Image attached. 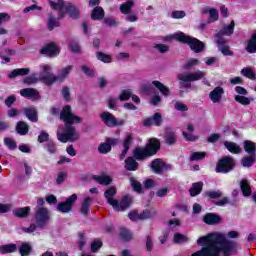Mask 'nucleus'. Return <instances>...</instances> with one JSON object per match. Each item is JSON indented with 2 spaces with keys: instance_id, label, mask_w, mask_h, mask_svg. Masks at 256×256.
<instances>
[{
  "instance_id": "obj_14",
  "label": "nucleus",
  "mask_w": 256,
  "mask_h": 256,
  "mask_svg": "<svg viewBox=\"0 0 256 256\" xmlns=\"http://www.w3.org/2000/svg\"><path fill=\"white\" fill-rule=\"evenodd\" d=\"M21 97H25L26 99H32L33 101H37L41 96L39 95V91L35 88H24L20 90Z\"/></svg>"
},
{
  "instance_id": "obj_7",
  "label": "nucleus",
  "mask_w": 256,
  "mask_h": 256,
  "mask_svg": "<svg viewBox=\"0 0 256 256\" xmlns=\"http://www.w3.org/2000/svg\"><path fill=\"white\" fill-rule=\"evenodd\" d=\"M174 37L177 41H180V43H186L189 45L190 49L194 51V53H201L205 48V44H203L199 39L187 36L183 33L175 34Z\"/></svg>"
},
{
  "instance_id": "obj_13",
  "label": "nucleus",
  "mask_w": 256,
  "mask_h": 256,
  "mask_svg": "<svg viewBox=\"0 0 256 256\" xmlns=\"http://www.w3.org/2000/svg\"><path fill=\"white\" fill-rule=\"evenodd\" d=\"M41 55H47L48 57H57L59 53H61V50L59 49V46L55 43H49L45 45L40 50Z\"/></svg>"
},
{
  "instance_id": "obj_32",
  "label": "nucleus",
  "mask_w": 256,
  "mask_h": 256,
  "mask_svg": "<svg viewBox=\"0 0 256 256\" xmlns=\"http://www.w3.org/2000/svg\"><path fill=\"white\" fill-rule=\"evenodd\" d=\"M17 251V244H6L0 246L1 255H7L9 253H15Z\"/></svg>"
},
{
  "instance_id": "obj_45",
  "label": "nucleus",
  "mask_w": 256,
  "mask_h": 256,
  "mask_svg": "<svg viewBox=\"0 0 256 256\" xmlns=\"http://www.w3.org/2000/svg\"><path fill=\"white\" fill-rule=\"evenodd\" d=\"M207 153L205 152H193L190 155L189 161H201L203 159H205Z\"/></svg>"
},
{
  "instance_id": "obj_52",
  "label": "nucleus",
  "mask_w": 256,
  "mask_h": 256,
  "mask_svg": "<svg viewBox=\"0 0 256 256\" xmlns=\"http://www.w3.org/2000/svg\"><path fill=\"white\" fill-rule=\"evenodd\" d=\"M235 101H237V103H240L241 105H249L251 103V99L239 95L235 96Z\"/></svg>"
},
{
  "instance_id": "obj_21",
  "label": "nucleus",
  "mask_w": 256,
  "mask_h": 256,
  "mask_svg": "<svg viewBox=\"0 0 256 256\" xmlns=\"http://www.w3.org/2000/svg\"><path fill=\"white\" fill-rule=\"evenodd\" d=\"M203 221L207 225H217L218 223H221V217L212 213H208L204 216Z\"/></svg>"
},
{
  "instance_id": "obj_59",
  "label": "nucleus",
  "mask_w": 256,
  "mask_h": 256,
  "mask_svg": "<svg viewBox=\"0 0 256 256\" xmlns=\"http://www.w3.org/2000/svg\"><path fill=\"white\" fill-rule=\"evenodd\" d=\"M69 47L72 53H81V46L77 42H71Z\"/></svg>"
},
{
  "instance_id": "obj_49",
  "label": "nucleus",
  "mask_w": 256,
  "mask_h": 256,
  "mask_svg": "<svg viewBox=\"0 0 256 256\" xmlns=\"http://www.w3.org/2000/svg\"><path fill=\"white\" fill-rule=\"evenodd\" d=\"M189 238L183 234L176 233L174 234V243H187Z\"/></svg>"
},
{
  "instance_id": "obj_24",
  "label": "nucleus",
  "mask_w": 256,
  "mask_h": 256,
  "mask_svg": "<svg viewBox=\"0 0 256 256\" xmlns=\"http://www.w3.org/2000/svg\"><path fill=\"white\" fill-rule=\"evenodd\" d=\"M233 31H235V21L232 20L229 25L224 26L216 35H220L222 37L226 35L230 37V35H233Z\"/></svg>"
},
{
  "instance_id": "obj_22",
  "label": "nucleus",
  "mask_w": 256,
  "mask_h": 256,
  "mask_svg": "<svg viewBox=\"0 0 256 256\" xmlns=\"http://www.w3.org/2000/svg\"><path fill=\"white\" fill-rule=\"evenodd\" d=\"M133 143V137L131 134H128L126 136V139L124 140L123 147L124 150L120 154V160L123 161L125 159V155H127V151H129V148L131 147V144Z\"/></svg>"
},
{
  "instance_id": "obj_33",
  "label": "nucleus",
  "mask_w": 256,
  "mask_h": 256,
  "mask_svg": "<svg viewBox=\"0 0 256 256\" xmlns=\"http://www.w3.org/2000/svg\"><path fill=\"white\" fill-rule=\"evenodd\" d=\"M244 151L248 153V155L253 156L256 153V144L253 141L246 140L243 143Z\"/></svg>"
},
{
  "instance_id": "obj_5",
  "label": "nucleus",
  "mask_w": 256,
  "mask_h": 256,
  "mask_svg": "<svg viewBox=\"0 0 256 256\" xmlns=\"http://www.w3.org/2000/svg\"><path fill=\"white\" fill-rule=\"evenodd\" d=\"M49 4L52 9L60 12L58 19H63L65 13H68L70 17H72V19H77V17H79V11L77 10V8L71 5H66L63 0H57V2L50 1Z\"/></svg>"
},
{
  "instance_id": "obj_27",
  "label": "nucleus",
  "mask_w": 256,
  "mask_h": 256,
  "mask_svg": "<svg viewBox=\"0 0 256 256\" xmlns=\"http://www.w3.org/2000/svg\"><path fill=\"white\" fill-rule=\"evenodd\" d=\"M93 179L100 185H111V183L113 182V178L105 174H102L100 176H93Z\"/></svg>"
},
{
  "instance_id": "obj_15",
  "label": "nucleus",
  "mask_w": 256,
  "mask_h": 256,
  "mask_svg": "<svg viewBox=\"0 0 256 256\" xmlns=\"http://www.w3.org/2000/svg\"><path fill=\"white\" fill-rule=\"evenodd\" d=\"M115 195H117V188L113 186L108 188L104 193V196L107 199L108 204L111 205L112 207H117V199L113 198L115 197Z\"/></svg>"
},
{
  "instance_id": "obj_35",
  "label": "nucleus",
  "mask_w": 256,
  "mask_h": 256,
  "mask_svg": "<svg viewBox=\"0 0 256 256\" xmlns=\"http://www.w3.org/2000/svg\"><path fill=\"white\" fill-rule=\"evenodd\" d=\"M201 191H203V182L194 183L189 189L191 197H197Z\"/></svg>"
},
{
  "instance_id": "obj_25",
  "label": "nucleus",
  "mask_w": 256,
  "mask_h": 256,
  "mask_svg": "<svg viewBox=\"0 0 256 256\" xmlns=\"http://www.w3.org/2000/svg\"><path fill=\"white\" fill-rule=\"evenodd\" d=\"M135 7V1L134 0H128L120 5V12L123 15H129L131 13V9Z\"/></svg>"
},
{
  "instance_id": "obj_64",
  "label": "nucleus",
  "mask_w": 256,
  "mask_h": 256,
  "mask_svg": "<svg viewBox=\"0 0 256 256\" xmlns=\"http://www.w3.org/2000/svg\"><path fill=\"white\" fill-rule=\"evenodd\" d=\"M15 101H17V98L15 97V95L8 96L5 100L6 107H11V105H13Z\"/></svg>"
},
{
  "instance_id": "obj_4",
  "label": "nucleus",
  "mask_w": 256,
  "mask_h": 256,
  "mask_svg": "<svg viewBox=\"0 0 256 256\" xmlns=\"http://www.w3.org/2000/svg\"><path fill=\"white\" fill-rule=\"evenodd\" d=\"M161 149V142L157 138H151L145 148L137 147L134 149V158L137 161H143L153 155H157V151Z\"/></svg>"
},
{
  "instance_id": "obj_58",
  "label": "nucleus",
  "mask_w": 256,
  "mask_h": 256,
  "mask_svg": "<svg viewBox=\"0 0 256 256\" xmlns=\"http://www.w3.org/2000/svg\"><path fill=\"white\" fill-rule=\"evenodd\" d=\"M38 79H37V76L36 75H31L29 77H26L23 82L26 84V85H34V83H37Z\"/></svg>"
},
{
  "instance_id": "obj_8",
  "label": "nucleus",
  "mask_w": 256,
  "mask_h": 256,
  "mask_svg": "<svg viewBox=\"0 0 256 256\" xmlns=\"http://www.w3.org/2000/svg\"><path fill=\"white\" fill-rule=\"evenodd\" d=\"M233 167H235V160L226 156L218 161L216 173H229V171H233Z\"/></svg>"
},
{
  "instance_id": "obj_26",
  "label": "nucleus",
  "mask_w": 256,
  "mask_h": 256,
  "mask_svg": "<svg viewBox=\"0 0 256 256\" xmlns=\"http://www.w3.org/2000/svg\"><path fill=\"white\" fill-rule=\"evenodd\" d=\"M224 147H226L230 153H234V155H239V153H241V147L235 142L225 141Z\"/></svg>"
},
{
  "instance_id": "obj_48",
  "label": "nucleus",
  "mask_w": 256,
  "mask_h": 256,
  "mask_svg": "<svg viewBox=\"0 0 256 256\" xmlns=\"http://www.w3.org/2000/svg\"><path fill=\"white\" fill-rule=\"evenodd\" d=\"M241 74L244 77H247V79L255 80V72H253V70L251 68H243L241 70Z\"/></svg>"
},
{
  "instance_id": "obj_42",
  "label": "nucleus",
  "mask_w": 256,
  "mask_h": 256,
  "mask_svg": "<svg viewBox=\"0 0 256 256\" xmlns=\"http://www.w3.org/2000/svg\"><path fill=\"white\" fill-rule=\"evenodd\" d=\"M201 62L197 58H191L186 62V64L183 66L184 71H189V69H193V67H197Z\"/></svg>"
},
{
  "instance_id": "obj_19",
  "label": "nucleus",
  "mask_w": 256,
  "mask_h": 256,
  "mask_svg": "<svg viewBox=\"0 0 256 256\" xmlns=\"http://www.w3.org/2000/svg\"><path fill=\"white\" fill-rule=\"evenodd\" d=\"M31 70L29 68H18L14 69L8 75L9 79H15V77H24L25 75H29Z\"/></svg>"
},
{
  "instance_id": "obj_16",
  "label": "nucleus",
  "mask_w": 256,
  "mask_h": 256,
  "mask_svg": "<svg viewBox=\"0 0 256 256\" xmlns=\"http://www.w3.org/2000/svg\"><path fill=\"white\" fill-rule=\"evenodd\" d=\"M223 93H225V90L221 86H218L214 90H212L209 94L212 103H219V101H221L223 97Z\"/></svg>"
},
{
  "instance_id": "obj_62",
  "label": "nucleus",
  "mask_w": 256,
  "mask_h": 256,
  "mask_svg": "<svg viewBox=\"0 0 256 256\" xmlns=\"http://www.w3.org/2000/svg\"><path fill=\"white\" fill-rule=\"evenodd\" d=\"M174 107L177 111H188L189 110L187 105L183 104L182 102H176Z\"/></svg>"
},
{
  "instance_id": "obj_56",
  "label": "nucleus",
  "mask_w": 256,
  "mask_h": 256,
  "mask_svg": "<svg viewBox=\"0 0 256 256\" xmlns=\"http://www.w3.org/2000/svg\"><path fill=\"white\" fill-rule=\"evenodd\" d=\"M101 247H103V242H101V240H94L91 244V250L95 253L97 251H99V249H101Z\"/></svg>"
},
{
  "instance_id": "obj_29",
  "label": "nucleus",
  "mask_w": 256,
  "mask_h": 256,
  "mask_svg": "<svg viewBox=\"0 0 256 256\" xmlns=\"http://www.w3.org/2000/svg\"><path fill=\"white\" fill-rule=\"evenodd\" d=\"M138 167L139 163L135 161L134 157H128L125 160V169H127V171H137Z\"/></svg>"
},
{
  "instance_id": "obj_51",
  "label": "nucleus",
  "mask_w": 256,
  "mask_h": 256,
  "mask_svg": "<svg viewBox=\"0 0 256 256\" xmlns=\"http://www.w3.org/2000/svg\"><path fill=\"white\" fill-rule=\"evenodd\" d=\"M130 183L137 193H143V188L141 187V183H139L137 180L131 178Z\"/></svg>"
},
{
  "instance_id": "obj_28",
  "label": "nucleus",
  "mask_w": 256,
  "mask_h": 256,
  "mask_svg": "<svg viewBox=\"0 0 256 256\" xmlns=\"http://www.w3.org/2000/svg\"><path fill=\"white\" fill-rule=\"evenodd\" d=\"M240 188L244 197H250L251 195V185L249 184V180L242 179L240 182Z\"/></svg>"
},
{
  "instance_id": "obj_43",
  "label": "nucleus",
  "mask_w": 256,
  "mask_h": 256,
  "mask_svg": "<svg viewBox=\"0 0 256 256\" xmlns=\"http://www.w3.org/2000/svg\"><path fill=\"white\" fill-rule=\"evenodd\" d=\"M90 207H91V197H87L86 199H84V202L82 203V207H81L82 215H87L89 213Z\"/></svg>"
},
{
  "instance_id": "obj_2",
  "label": "nucleus",
  "mask_w": 256,
  "mask_h": 256,
  "mask_svg": "<svg viewBox=\"0 0 256 256\" xmlns=\"http://www.w3.org/2000/svg\"><path fill=\"white\" fill-rule=\"evenodd\" d=\"M60 119L66 123V128L64 133L58 132V139L62 143H67V141H77L79 140V133L75 130V127L71 126L73 123H81V118L76 116L71 112V106H65L60 114Z\"/></svg>"
},
{
  "instance_id": "obj_40",
  "label": "nucleus",
  "mask_w": 256,
  "mask_h": 256,
  "mask_svg": "<svg viewBox=\"0 0 256 256\" xmlns=\"http://www.w3.org/2000/svg\"><path fill=\"white\" fill-rule=\"evenodd\" d=\"M91 17L94 20L103 19V17H105V11L101 7L98 6L93 9Z\"/></svg>"
},
{
  "instance_id": "obj_46",
  "label": "nucleus",
  "mask_w": 256,
  "mask_h": 256,
  "mask_svg": "<svg viewBox=\"0 0 256 256\" xmlns=\"http://www.w3.org/2000/svg\"><path fill=\"white\" fill-rule=\"evenodd\" d=\"M48 29L49 31H53V29H55V27H59V21H57V19H55V16L50 15L48 18Z\"/></svg>"
},
{
  "instance_id": "obj_9",
  "label": "nucleus",
  "mask_w": 256,
  "mask_h": 256,
  "mask_svg": "<svg viewBox=\"0 0 256 256\" xmlns=\"http://www.w3.org/2000/svg\"><path fill=\"white\" fill-rule=\"evenodd\" d=\"M100 119L107 127H117L124 125L123 121H118L117 118L110 112H102Z\"/></svg>"
},
{
  "instance_id": "obj_39",
  "label": "nucleus",
  "mask_w": 256,
  "mask_h": 256,
  "mask_svg": "<svg viewBox=\"0 0 256 256\" xmlns=\"http://www.w3.org/2000/svg\"><path fill=\"white\" fill-rule=\"evenodd\" d=\"M246 51L248 53H256V33L252 35L251 39L248 41Z\"/></svg>"
},
{
  "instance_id": "obj_61",
  "label": "nucleus",
  "mask_w": 256,
  "mask_h": 256,
  "mask_svg": "<svg viewBox=\"0 0 256 256\" xmlns=\"http://www.w3.org/2000/svg\"><path fill=\"white\" fill-rule=\"evenodd\" d=\"M66 179H67V173L59 172L58 177L56 178V183L58 185H61V183H63V181H65Z\"/></svg>"
},
{
  "instance_id": "obj_17",
  "label": "nucleus",
  "mask_w": 256,
  "mask_h": 256,
  "mask_svg": "<svg viewBox=\"0 0 256 256\" xmlns=\"http://www.w3.org/2000/svg\"><path fill=\"white\" fill-rule=\"evenodd\" d=\"M117 143H119V140L108 138L106 139V143H103L99 146L98 151L102 154L109 153V151H111V146L117 145Z\"/></svg>"
},
{
  "instance_id": "obj_12",
  "label": "nucleus",
  "mask_w": 256,
  "mask_h": 256,
  "mask_svg": "<svg viewBox=\"0 0 256 256\" xmlns=\"http://www.w3.org/2000/svg\"><path fill=\"white\" fill-rule=\"evenodd\" d=\"M75 201H77V194H72L65 202L58 204V211H60V213H69V211L73 209V203H75Z\"/></svg>"
},
{
  "instance_id": "obj_60",
  "label": "nucleus",
  "mask_w": 256,
  "mask_h": 256,
  "mask_svg": "<svg viewBox=\"0 0 256 256\" xmlns=\"http://www.w3.org/2000/svg\"><path fill=\"white\" fill-rule=\"evenodd\" d=\"M108 107H109V109H116L117 108V98L110 96L108 98Z\"/></svg>"
},
{
  "instance_id": "obj_30",
  "label": "nucleus",
  "mask_w": 256,
  "mask_h": 256,
  "mask_svg": "<svg viewBox=\"0 0 256 256\" xmlns=\"http://www.w3.org/2000/svg\"><path fill=\"white\" fill-rule=\"evenodd\" d=\"M149 211H145L142 214L137 213V211H132L128 214L131 221H139V219H149Z\"/></svg>"
},
{
  "instance_id": "obj_63",
  "label": "nucleus",
  "mask_w": 256,
  "mask_h": 256,
  "mask_svg": "<svg viewBox=\"0 0 256 256\" xmlns=\"http://www.w3.org/2000/svg\"><path fill=\"white\" fill-rule=\"evenodd\" d=\"M146 249L147 251H153V238L151 236H146Z\"/></svg>"
},
{
  "instance_id": "obj_38",
  "label": "nucleus",
  "mask_w": 256,
  "mask_h": 256,
  "mask_svg": "<svg viewBox=\"0 0 256 256\" xmlns=\"http://www.w3.org/2000/svg\"><path fill=\"white\" fill-rule=\"evenodd\" d=\"M31 244L29 242H23L19 247V253L21 256H28L31 254Z\"/></svg>"
},
{
  "instance_id": "obj_41",
  "label": "nucleus",
  "mask_w": 256,
  "mask_h": 256,
  "mask_svg": "<svg viewBox=\"0 0 256 256\" xmlns=\"http://www.w3.org/2000/svg\"><path fill=\"white\" fill-rule=\"evenodd\" d=\"M176 142L177 138L175 137V132L171 130L166 131L165 143H167V145H175Z\"/></svg>"
},
{
  "instance_id": "obj_44",
  "label": "nucleus",
  "mask_w": 256,
  "mask_h": 256,
  "mask_svg": "<svg viewBox=\"0 0 256 256\" xmlns=\"http://www.w3.org/2000/svg\"><path fill=\"white\" fill-rule=\"evenodd\" d=\"M120 237L124 241H131L133 239V234L126 228H121L120 229Z\"/></svg>"
},
{
  "instance_id": "obj_10",
  "label": "nucleus",
  "mask_w": 256,
  "mask_h": 256,
  "mask_svg": "<svg viewBox=\"0 0 256 256\" xmlns=\"http://www.w3.org/2000/svg\"><path fill=\"white\" fill-rule=\"evenodd\" d=\"M215 43H217L218 49L222 54L233 57V51H231L229 45H227V39H225V37H222L221 34L215 35Z\"/></svg>"
},
{
  "instance_id": "obj_31",
  "label": "nucleus",
  "mask_w": 256,
  "mask_h": 256,
  "mask_svg": "<svg viewBox=\"0 0 256 256\" xmlns=\"http://www.w3.org/2000/svg\"><path fill=\"white\" fill-rule=\"evenodd\" d=\"M152 84L160 91L164 97H169L171 95V90H169V87L165 86L163 83L159 81H153Z\"/></svg>"
},
{
  "instance_id": "obj_36",
  "label": "nucleus",
  "mask_w": 256,
  "mask_h": 256,
  "mask_svg": "<svg viewBox=\"0 0 256 256\" xmlns=\"http://www.w3.org/2000/svg\"><path fill=\"white\" fill-rule=\"evenodd\" d=\"M30 211H31L30 207L18 208L13 211V214L15 215V217H19L20 219H23L29 216Z\"/></svg>"
},
{
  "instance_id": "obj_50",
  "label": "nucleus",
  "mask_w": 256,
  "mask_h": 256,
  "mask_svg": "<svg viewBox=\"0 0 256 256\" xmlns=\"http://www.w3.org/2000/svg\"><path fill=\"white\" fill-rule=\"evenodd\" d=\"M132 93L130 90H123L119 95L120 101H129L131 99Z\"/></svg>"
},
{
  "instance_id": "obj_34",
  "label": "nucleus",
  "mask_w": 256,
  "mask_h": 256,
  "mask_svg": "<svg viewBox=\"0 0 256 256\" xmlns=\"http://www.w3.org/2000/svg\"><path fill=\"white\" fill-rule=\"evenodd\" d=\"M152 169L155 173H163V169H165V162L161 159H155L152 161Z\"/></svg>"
},
{
  "instance_id": "obj_23",
  "label": "nucleus",
  "mask_w": 256,
  "mask_h": 256,
  "mask_svg": "<svg viewBox=\"0 0 256 256\" xmlns=\"http://www.w3.org/2000/svg\"><path fill=\"white\" fill-rule=\"evenodd\" d=\"M24 114L29 121H32V123H37V109H35V107L24 108Z\"/></svg>"
},
{
  "instance_id": "obj_1",
  "label": "nucleus",
  "mask_w": 256,
  "mask_h": 256,
  "mask_svg": "<svg viewBox=\"0 0 256 256\" xmlns=\"http://www.w3.org/2000/svg\"><path fill=\"white\" fill-rule=\"evenodd\" d=\"M197 244L203 247L201 250L193 253L191 256H229L231 251L237 247V243L229 241L222 233L208 234L197 240Z\"/></svg>"
},
{
  "instance_id": "obj_20",
  "label": "nucleus",
  "mask_w": 256,
  "mask_h": 256,
  "mask_svg": "<svg viewBox=\"0 0 256 256\" xmlns=\"http://www.w3.org/2000/svg\"><path fill=\"white\" fill-rule=\"evenodd\" d=\"M161 122V114L155 113L153 118H148L144 120V126L151 127V125H156V127H159V125H161Z\"/></svg>"
},
{
  "instance_id": "obj_54",
  "label": "nucleus",
  "mask_w": 256,
  "mask_h": 256,
  "mask_svg": "<svg viewBox=\"0 0 256 256\" xmlns=\"http://www.w3.org/2000/svg\"><path fill=\"white\" fill-rule=\"evenodd\" d=\"M255 163V157L250 156V157H244L242 159V165L243 167H251Z\"/></svg>"
},
{
  "instance_id": "obj_37",
  "label": "nucleus",
  "mask_w": 256,
  "mask_h": 256,
  "mask_svg": "<svg viewBox=\"0 0 256 256\" xmlns=\"http://www.w3.org/2000/svg\"><path fill=\"white\" fill-rule=\"evenodd\" d=\"M16 131L19 135H27V133H29V125L23 121H20L16 125Z\"/></svg>"
},
{
  "instance_id": "obj_57",
  "label": "nucleus",
  "mask_w": 256,
  "mask_h": 256,
  "mask_svg": "<svg viewBox=\"0 0 256 256\" xmlns=\"http://www.w3.org/2000/svg\"><path fill=\"white\" fill-rule=\"evenodd\" d=\"M207 197H210V199H219V197H222L221 191H208L206 192Z\"/></svg>"
},
{
  "instance_id": "obj_18",
  "label": "nucleus",
  "mask_w": 256,
  "mask_h": 256,
  "mask_svg": "<svg viewBox=\"0 0 256 256\" xmlns=\"http://www.w3.org/2000/svg\"><path fill=\"white\" fill-rule=\"evenodd\" d=\"M132 201L133 199L131 196H124L121 203H119V200H117V204L116 206H113V209H115V211H125V209L131 205Z\"/></svg>"
},
{
  "instance_id": "obj_53",
  "label": "nucleus",
  "mask_w": 256,
  "mask_h": 256,
  "mask_svg": "<svg viewBox=\"0 0 256 256\" xmlns=\"http://www.w3.org/2000/svg\"><path fill=\"white\" fill-rule=\"evenodd\" d=\"M210 23H213L219 19V12L215 8L209 10Z\"/></svg>"
},
{
  "instance_id": "obj_3",
  "label": "nucleus",
  "mask_w": 256,
  "mask_h": 256,
  "mask_svg": "<svg viewBox=\"0 0 256 256\" xmlns=\"http://www.w3.org/2000/svg\"><path fill=\"white\" fill-rule=\"evenodd\" d=\"M42 71L40 72V80L46 85H53L56 81H65L66 78L69 77L71 71H73V65L66 66L59 70L58 76L51 73V66L49 64H43L40 66Z\"/></svg>"
},
{
  "instance_id": "obj_6",
  "label": "nucleus",
  "mask_w": 256,
  "mask_h": 256,
  "mask_svg": "<svg viewBox=\"0 0 256 256\" xmlns=\"http://www.w3.org/2000/svg\"><path fill=\"white\" fill-rule=\"evenodd\" d=\"M205 72L201 70H197L196 72H188V73H180L177 75V79L179 80L180 85L185 89H189L191 84L185 83H193L195 81H201L205 77Z\"/></svg>"
},
{
  "instance_id": "obj_55",
  "label": "nucleus",
  "mask_w": 256,
  "mask_h": 256,
  "mask_svg": "<svg viewBox=\"0 0 256 256\" xmlns=\"http://www.w3.org/2000/svg\"><path fill=\"white\" fill-rule=\"evenodd\" d=\"M4 144L8 149H17V143L12 138H4Z\"/></svg>"
},
{
  "instance_id": "obj_47",
  "label": "nucleus",
  "mask_w": 256,
  "mask_h": 256,
  "mask_svg": "<svg viewBox=\"0 0 256 256\" xmlns=\"http://www.w3.org/2000/svg\"><path fill=\"white\" fill-rule=\"evenodd\" d=\"M96 57L99 61H102L103 63H111V55L109 54L97 52Z\"/></svg>"
},
{
  "instance_id": "obj_11",
  "label": "nucleus",
  "mask_w": 256,
  "mask_h": 256,
  "mask_svg": "<svg viewBox=\"0 0 256 256\" xmlns=\"http://www.w3.org/2000/svg\"><path fill=\"white\" fill-rule=\"evenodd\" d=\"M37 227H45L49 222V210L47 208H39L35 214Z\"/></svg>"
}]
</instances>
